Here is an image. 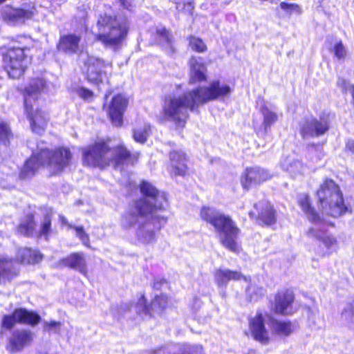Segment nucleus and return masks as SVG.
Instances as JSON below:
<instances>
[{
  "label": "nucleus",
  "mask_w": 354,
  "mask_h": 354,
  "mask_svg": "<svg viewBox=\"0 0 354 354\" xmlns=\"http://www.w3.org/2000/svg\"><path fill=\"white\" fill-rule=\"evenodd\" d=\"M142 197L129 207L121 216L120 226L124 230L136 228L137 240L145 245L156 241V233L167 222L157 214L167 204L164 192H159L150 183L143 180L140 186Z\"/></svg>",
  "instance_id": "f257e3e1"
},
{
  "label": "nucleus",
  "mask_w": 354,
  "mask_h": 354,
  "mask_svg": "<svg viewBox=\"0 0 354 354\" xmlns=\"http://www.w3.org/2000/svg\"><path fill=\"white\" fill-rule=\"evenodd\" d=\"M230 93L231 88L228 85L221 84L218 80H214L208 86H200L182 95L166 100L163 113L168 120L183 127L189 117V111H194L199 106L224 97Z\"/></svg>",
  "instance_id": "f03ea898"
},
{
  "label": "nucleus",
  "mask_w": 354,
  "mask_h": 354,
  "mask_svg": "<svg viewBox=\"0 0 354 354\" xmlns=\"http://www.w3.org/2000/svg\"><path fill=\"white\" fill-rule=\"evenodd\" d=\"M82 162L84 165L104 168L112 164L117 167L126 162L133 163L139 157L138 152H130L122 145L111 148L104 142H95L84 147Z\"/></svg>",
  "instance_id": "7ed1b4c3"
},
{
  "label": "nucleus",
  "mask_w": 354,
  "mask_h": 354,
  "mask_svg": "<svg viewBox=\"0 0 354 354\" xmlns=\"http://www.w3.org/2000/svg\"><path fill=\"white\" fill-rule=\"evenodd\" d=\"M201 219L211 224L218 234L221 245L233 252H239L240 246L237 242L241 232L230 216L225 215L216 208L204 206L200 212Z\"/></svg>",
  "instance_id": "20e7f679"
},
{
  "label": "nucleus",
  "mask_w": 354,
  "mask_h": 354,
  "mask_svg": "<svg viewBox=\"0 0 354 354\" xmlns=\"http://www.w3.org/2000/svg\"><path fill=\"white\" fill-rule=\"evenodd\" d=\"M46 89V83L42 78L33 79L29 85L25 88L24 108L27 118L30 121L32 131L37 134H41L47 125L48 120L46 113L41 111L37 108L34 111L32 102L35 103L38 95Z\"/></svg>",
  "instance_id": "39448f33"
},
{
  "label": "nucleus",
  "mask_w": 354,
  "mask_h": 354,
  "mask_svg": "<svg viewBox=\"0 0 354 354\" xmlns=\"http://www.w3.org/2000/svg\"><path fill=\"white\" fill-rule=\"evenodd\" d=\"M98 33L96 39L106 46H118L128 32V23L125 19L112 17L104 15L97 20Z\"/></svg>",
  "instance_id": "423d86ee"
},
{
  "label": "nucleus",
  "mask_w": 354,
  "mask_h": 354,
  "mask_svg": "<svg viewBox=\"0 0 354 354\" xmlns=\"http://www.w3.org/2000/svg\"><path fill=\"white\" fill-rule=\"evenodd\" d=\"M317 196L323 213L337 218L348 210L344 205L339 186L330 179L325 180L317 191Z\"/></svg>",
  "instance_id": "0eeeda50"
},
{
  "label": "nucleus",
  "mask_w": 354,
  "mask_h": 354,
  "mask_svg": "<svg viewBox=\"0 0 354 354\" xmlns=\"http://www.w3.org/2000/svg\"><path fill=\"white\" fill-rule=\"evenodd\" d=\"M28 37L19 36L14 41V45L3 55V62L8 75L17 79L21 76L26 68L27 59L25 50L28 49L26 44Z\"/></svg>",
  "instance_id": "6e6552de"
},
{
  "label": "nucleus",
  "mask_w": 354,
  "mask_h": 354,
  "mask_svg": "<svg viewBox=\"0 0 354 354\" xmlns=\"http://www.w3.org/2000/svg\"><path fill=\"white\" fill-rule=\"evenodd\" d=\"M298 201L308 219L315 224V227L308 230L307 232L308 236L321 241L328 250L335 246L337 243L336 238L331 234H328L324 228L317 225L322 224L323 220L311 207L308 196L305 194L300 196Z\"/></svg>",
  "instance_id": "1a4fd4ad"
},
{
  "label": "nucleus",
  "mask_w": 354,
  "mask_h": 354,
  "mask_svg": "<svg viewBox=\"0 0 354 354\" xmlns=\"http://www.w3.org/2000/svg\"><path fill=\"white\" fill-rule=\"evenodd\" d=\"M39 160L53 174H58L69 165L73 155L69 149L59 147L55 150L41 149L39 152Z\"/></svg>",
  "instance_id": "9d476101"
},
{
  "label": "nucleus",
  "mask_w": 354,
  "mask_h": 354,
  "mask_svg": "<svg viewBox=\"0 0 354 354\" xmlns=\"http://www.w3.org/2000/svg\"><path fill=\"white\" fill-rule=\"evenodd\" d=\"M86 68V75L87 80L95 84L102 83L107 78V72L111 68V64L95 57H88L84 63Z\"/></svg>",
  "instance_id": "9b49d317"
},
{
  "label": "nucleus",
  "mask_w": 354,
  "mask_h": 354,
  "mask_svg": "<svg viewBox=\"0 0 354 354\" xmlns=\"http://www.w3.org/2000/svg\"><path fill=\"white\" fill-rule=\"evenodd\" d=\"M41 320L40 316L33 312H29L24 308L16 309L12 315H5L2 321L3 327L10 329L16 322L36 325Z\"/></svg>",
  "instance_id": "f8f14e48"
},
{
  "label": "nucleus",
  "mask_w": 354,
  "mask_h": 354,
  "mask_svg": "<svg viewBox=\"0 0 354 354\" xmlns=\"http://www.w3.org/2000/svg\"><path fill=\"white\" fill-rule=\"evenodd\" d=\"M329 129V124L326 118L319 120L310 118L305 120L301 123L300 133L303 138L320 136L324 134Z\"/></svg>",
  "instance_id": "ddd939ff"
},
{
  "label": "nucleus",
  "mask_w": 354,
  "mask_h": 354,
  "mask_svg": "<svg viewBox=\"0 0 354 354\" xmlns=\"http://www.w3.org/2000/svg\"><path fill=\"white\" fill-rule=\"evenodd\" d=\"M128 100L124 95L119 94L115 96L107 109L108 114L115 126H121L122 124L123 113L127 106Z\"/></svg>",
  "instance_id": "4468645a"
},
{
  "label": "nucleus",
  "mask_w": 354,
  "mask_h": 354,
  "mask_svg": "<svg viewBox=\"0 0 354 354\" xmlns=\"http://www.w3.org/2000/svg\"><path fill=\"white\" fill-rule=\"evenodd\" d=\"M272 174L259 167L247 168L241 180L244 189H248L252 185L260 184L272 178Z\"/></svg>",
  "instance_id": "2eb2a0df"
},
{
  "label": "nucleus",
  "mask_w": 354,
  "mask_h": 354,
  "mask_svg": "<svg viewBox=\"0 0 354 354\" xmlns=\"http://www.w3.org/2000/svg\"><path fill=\"white\" fill-rule=\"evenodd\" d=\"M33 340V333L28 330H15L13 331L7 346L12 353L19 352L29 345Z\"/></svg>",
  "instance_id": "dca6fc26"
},
{
  "label": "nucleus",
  "mask_w": 354,
  "mask_h": 354,
  "mask_svg": "<svg viewBox=\"0 0 354 354\" xmlns=\"http://www.w3.org/2000/svg\"><path fill=\"white\" fill-rule=\"evenodd\" d=\"M167 305V297L165 295L156 296L151 304V308L146 304V299L142 295L136 305V311L140 315H151L153 312L160 313Z\"/></svg>",
  "instance_id": "f3484780"
},
{
  "label": "nucleus",
  "mask_w": 354,
  "mask_h": 354,
  "mask_svg": "<svg viewBox=\"0 0 354 354\" xmlns=\"http://www.w3.org/2000/svg\"><path fill=\"white\" fill-rule=\"evenodd\" d=\"M185 154L181 150H173L169 153L168 171L171 176H183L187 171Z\"/></svg>",
  "instance_id": "a211bd4d"
},
{
  "label": "nucleus",
  "mask_w": 354,
  "mask_h": 354,
  "mask_svg": "<svg viewBox=\"0 0 354 354\" xmlns=\"http://www.w3.org/2000/svg\"><path fill=\"white\" fill-rule=\"evenodd\" d=\"M250 329L254 339L261 344H267L269 342L268 331L264 326V319L261 313L250 320Z\"/></svg>",
  "instance_id": "6ab92c4d"
},
{
  "label": "nucleus",
  "mask_w": 354,
  "mask_h": 354,
  "mask_svg": "<svg viewBox=\"0 0 354 354\" xmlns=\"http://www.w3.org/2000/svg\"><path fill=\"white\" fill-rule=\"evenodd\" d=\"M214 280L218 287H226L230 281H239L243 279L248 281V278L239 271L231 270L228 268H218L214 271Z\"/></svg>",
  "instance_id": "aec40b11"
},
{
  "label": "nucleus",
  "mask_w": 354,
  "mask_h": 354,
  "mask_svg": "<svg viewBox=\"0 0 354 354\" xmlns=\"http://www.w3.org/2000/svg\"><path fill=\"white\" fill-rule=\"evenodd\" d=\"M81 37L75 34H68L60 37L57 44L59 51L68 55L76 54L81 50Z\"/></svg>",
  "instance_id": "412c9836"
},
{
  "label": "nucleus",
  "mask_w": 354,
  "mask_h": 354,
  "mask_svg": "<svg viewBox=\"0 0 354 354\" xmlns=\"http://www.w3.org/2000/svg\"><path fill=\"white\" fill-rule=\"evenodd\" d=\"M294 295L292 291L286 290L279 292L275 297L274 310L281 315H290L292 313V303Z\"/></svg>",
  "instance_id": "4be33fe9"
},
{
  "label": "nucleus",
  "mask_w": 354,
  "mask_h": 354,
  "mask_svg": "<svg viewBox=\"0 0 354 354\" xmlns=\"http://www.w3.org/2000/svg\"><path fill=\"white\" fill-rule=\"evenodd\" d=\"M189 82L195 84L206 80L207 68L201 58L193 57L189 59Z\"/></svg>",
  "instance_id": "5701e85b"
},
{
  "label": "nucleus",
  "mask_w": 354,
  "mask_h": 354,
  "mask_svg": "<svg viewBox=\"0 0 354 354\" xmlns=\"http://www.w3.org/2000/svg\"><path fill=\"white\" fill-rule=\"evenodd\" d=\"M59 266L68 267L83 274L87 272L86 262L82 252H73L59 262Z\"/></svg>",
  "instance_id": "b1692460"
},
{
  "label": "nucleus",
  "mask_w": 354,
  "mask_h": 354,
  "mask_svg": "<svg viewBox=\"0 0 354 354\" xmlns=\"http://www.w3.org/2000/svg\"><path fill=\"white\" fill-rule=\"evenodd\" d=\"M30 11L23 9L6 8L3 12V19L10 25L23 24L26 19L31 18Z\"/></svg>",
  "instance_id": "393cba45"
},
{
  "label": "nucleus",
  "mask_w": 354,
  "mask_h": 354,
  "mask_svg": "<svg viewBox=\"0 0 354 354\" xmlns=\"http://www.w3.org/2000/svg\"><path fill=\"white\" fill-rule=\"evenodd\" d=\"M258 212V218L266 225H272L275 223L276 218L274 211L270 203L262 201L254 205Z\"/></svg>",
  "instance_id": "a878e982"
},
{
  "label": "nucleus",
  "mask_w": 354,
  "mask_h": 354,
  "mask_svg": "<svg viewBox=\"0 0 354 354\" xmlns=\"http://www.w3.org/2000/svg\"><path fill=\"white\" fill-rule=\"evenodd\" d=\"M39 159V153H34L24 164L19 173V178L24 180L32 178L37 169L42 165Z\"/></svg>",
  "instance_id": "bb28decb"
},
{
  "label": "nucleus",
  "mask_w": 354,
  "mask_h": 354,
  "mask_svg": "<svg viewBox=\"0 0 354 354\" xmlns=\"http://www.w3.org/2000/svg\"><path fill=\"white\" fill-rule=\"evenodd\" d=\"M17 270L10 260L0 259V283H6L17 276Z\"/></svg>",
  "instance_id": "cd10ccee"
},
{
  "label": "nucleus",
  "mask_w": 354,
  "mask_h": 354,
  "mask_svg": "<svg viewBox=\"0 0 354 354\" xmlns=\"http://www.w3.org/2000/svg\"><path fill=\"white\" fill-rule=\"evenodd\" d=\"M17 259L21 263L31 264L38 263L41 260L42 256L37 250L25 248L19 250Z\"/></svg>",
  "instance_id": "c85d7f7f"
},
{
  "label": "nucleus",
  "mask_w": 354,
  "mask_h": 354,
  "mask_svg": "<svg viewBox=\"0 0 354 354\" xmlns=\"http://www.w3.org/2000/svg\"><path fill=\"white\" fill-rule=\"evenodd\" d=\"M271 328L275 334L281 337L289 336L295 330L293 324L290 322L272 320Z\"/></svg>",
  "instance_id": "c756f323"
},
{
  "label": "nucleus",
  "mask_w": 354,
  "mask_h": 354,
  "mask_svg": "<svg viewBox=\"0 0 354 354\" xmlns=\"http://www.w3.org/2000/svg\"><path fill=\"white\" fill-rule=\"evenodd\" d=\"M281 167L293 176L303 174L306 169V167L299 160L289 158H286L281 162Z\"/></svg>",
  "instance_id": "7c9ffc66"
},
{
  "label": "nucleus",
  "mask_w": 354,
  "mask_h": 354,
  "mask_svg": "<svg viewBox=\"0 0 354 354\" xmlns=\"http://www.w3.org/2000/svg\"><path fill=\"white\" fill-rule=\"evenodd\" d=\"M35 231V223L32 215H28L19 224L17 232L21 235L30 236Z\"/></svg>",
  "instance_id": "2f4dec72"
},
{
  "label": "nucleus",
  "mask_w": 354,
  "mask_h": 354,
  "mask_svg": "<svg viewBox=\"0 0 354 354\" xmlns=\"http://www.w3.org/2000/svg\"><path fill=\"white\" fill-rule=\"evenodd\" d=\"M248 278L247 282H250V284L245 290L246 296L250 301H256L266 294V289L254 283H251L250 277H248Z\"/></svg>",
  "instance_id": "473e14b6"
},
{
  "label": "nucleus",
  "mask_w": 354,
  "mask_h": 354,
  "mask_svg": "<svg viewBox=\"0 0 354 354\" xmlns=\"http://www.w3.org/2000/svg\"><path fill=\"white\" fill-rule=\"evenodd\" d=\"M340 320L348 327L354 326V301L346 305L341 313Z\"/></svg>",
  "instance_id": "72a5a7b5"
},
{
  "label": "nucleus",
  "mask_w": 354,
  "mask_h": 354,
  "mask_svg": "<svg viewBox=\"0 0 354 354\" xmlns=\"http://www.w3.org/2000/svg\"><path fill=\"white\" fill-rule=\"evenodd\" d=\"M261 112L263 116V125L265 131H268L270 127L277 120L278 117L276 113L270 110L266 106H263Z\"/></svg>",
  "instance_id": "f704fd0d"
},
{
  "label": "nucleus",
  "mask_w": 354,
  "mask_h": 354,
  "mask_svg": "<svg viewBox=\"0 0 354 354\" xmlns=\"http://www.w3.org/2000/svg\"><path fill=\"white\" fill-rule=\"evenodd\" d=\"M160 41L162 45L168 47L171 53H174V48L172 46V37L169 32L165 28H160L157 30Z\"/></svg>",
  "instance_id": "c9c22d12"
},
{
  "label": "nucleus",
  "mask_w": 354,
  "mask_h": 354,
  "mask_svg": "<svg viewBox=\"0 0 354 354\" xmlns=\"http://www.w3.org/2000/svg\"><path fill=\"white\" fill-rule=\"evenodd\" d=\"M68 228L75 230L76 236L82 241V244L87 248H91L88 234L85 232L82 226H75L68 224Z\"/></svg>",
  "instance_id": "e433bc0d"
},
{
  "label": "nucleus",
  "mask_w": 354,
  "mask_h": 354,
  "mask_svg": "<svg viewBox=\"0 0 354 354\" xmlns=\"http://www.w3.org/2000/svg\"><path fill=\"white\" fill-rule=\"evenodd\" d=\"M150 126L144 124L143 127L136 129L133 133V138L136 142L144 143L149 135Z\"/></svg>",
  "instance_id": "4c0bfd02"
},
{
  "label": "nucleus",
  "mask_w": 354,
  "mask_h": 354,
  "mask_svg": "<svg viewBox=\"0 0 354 354\" xmlns=\"http://www.w3.org/2000/svg\"><path fill=\"white\" fill-rule=\"evenodd\" d=\"M189 45L192 50L198 53H203L207 49L204 41L201 39L194 36L189 37Z\"/></svg>",
  "instance_id": "58836bf2"
},
{
  "label": "nucleus",
  "mask_w": 354,
  "mask_h": 354,
  "mask_svg": "<svg viewBox=\"0 0 354 354\" xmlns=\"http://www.w3.org/2000/svg\"><path fill=\"white\" fill-rule=\"evenodd\" d=\"M11 132L6 123H0V145L7 146L9 144Z\"/></svg>",
  "instance_id": "ea45409f"
},
{
  "label": "nucleus",
  "mask_w": 354,
  "mask_h": 354,
  "mask_svg": "<svg viewBox=\"0 0 354 354\" xmlns=\"http://www.w3.org/2000/svg\"><path fill=\"white\" fill-rule=\"evenodd\" d=\"M280 7L282 10L286 11L289 15L296 14L300 15L301 13V8L300 6L295 3H288L286 2H281Z\"/></svg>",
  "instance_id": "a19ab883"
},
{
  "label": "nucleus",
  "mask_w": 354,
  "mask_h": 354,
  "mask_svg": "<svg viewBox=\"0 0 354 354\" xmlns=\"http://www.w3.org/2000/svg\"><path fill=\"white\" fill-rule=\"evenodd\" d=\"M51 232V219L48 215H46L41 225L40 236H44L47 239Z\"/></svg>",
  "instance_id": "79ce46f5"
},
{
  "label": "nucleus",
  "mask_w": 354,
  "mask_h": 354,
  "mask_svg": "<svg viewBox=\"0 0 354 354\" xmlns=\"http://www.w3.org/2000/svg\"><path fill=\"white\" fill-rule=\"evenodd\" d=\"M333 52L335 57L339 60L344 59L347 54L346 48L341 41L334 46Z\"/></svg>",
  "instance_id": "37998d69"
},
{
  "label": "nucleus",
  "mask_w": 354,
  "mask_h": 354,
  "mask_svg": "<svg viewBox=\"0 0 354 354\" xmlns=\"http://www.w3.org/2000/svg\"><path fill=\"white\" fill-rule=\"evenodd\" d=\"M62 324L59 322H44V330H52L54 333L59 332Z\"/></svg>",
  "instance_id": "c03bdc74"
},
{
  "label": "nucleus",
  "mask_w": 354,
  "mask_h": 354,
  "mask_svg": "<svg viewBox=\"0 0 354 354\" xmlns=\"http://www.w3.org/2000/svg\"><path fill=\"white\" fill-rule=\"evenodd\" d=\"M77 95L84 100H89L93 97V93L91 91L85 88H80L77 90Z\"/></svg>",
  "instance_id": "a18cd8bd"
},
{
  "label": "nucleus",
  "mask_w": 354,
  "mask_h": 354,
  "mask_svg": "<svg viewBox=\"0 0 354 354\" xmlns=\"http://www.w3.org/2000/svg\"><path fill=\"white\" fill-rule=\"evenodd\" d=\"M337 85L341 87L343 91H346L348 87V84L344 79L339 78L337 80Z\"/></svg>",
  "instance_id": "49530a36"
},
{
  "label": "nucleus",
  "mask_w": 354,
  "mask_h": 354,
  "mask_svg": "<svg viewBox=\"0 0 354 354\" xmlns=\"http://www.w3.org/2000/svg\"><path fill=\"white\" fill-rule=\"evenodd\" d=\"M122 6L127 8L130 9L133 6V0H120Z\"/></svg>",
  "instance_id": "de8ad7c7"
},
{
  "label": "nucleus",
  "mask_w": 354,
  "mask_h": 354,
  "mask_svg": "<svg viewBox=\"0 0 354 354\" xmlns=\"http://www.w3.org/2000/svg\"><path fill=\"white\" fill-rule=\"evenodd\" d=\"M346 149L354 153V140H348L346 145Z\"/></svg>",
  "instance_id": "09e8293b"
},
{
  "label": "nucleus",
  "mask_w": 354,
  "mask_h": 354,
  "mask_svg": "<svg viewBox=\"0 0 354 354\" xmlns=\"http://www.w3.org/2000/svg\"><path fill=\"white\" fill-rule=\"evenodd\" d=\"M59 220L62 224L67 225L68 226L70 224L64 216H59Z\"/></svg>",
  "instance_id": "8fccbe9b"
},
{
  "label": "nucleus",
  "mask_w": 354,
  "mask_h": 354,
  "mask_svg": "<svg viewBox=\"0 0 354 354\" xmlns=\"http://www.w3.org/2000/svg\"><path fill=\"white\" fill-rule=\"evenodd\" d=\"M250 216L251 217H253V216H256V214H255V213H254V212H250Z\"/></svg>",
  "instance_id": "3c124183"
},
{
  "label": "nucleus",
  "mask_w": 354,
  "mask_h": 354,
  "mask_svg": "<svg viewBox=\"0 0 354 354\" xmlns=\"http://www.w3.org/2000/svg\"><path fill=\"white\" fill-rule=\"evenodd\" d=\"M5 0H0V4L3 3Z\"/></svg>",
  "instance_id": "603ef678"
}]
</instances>
